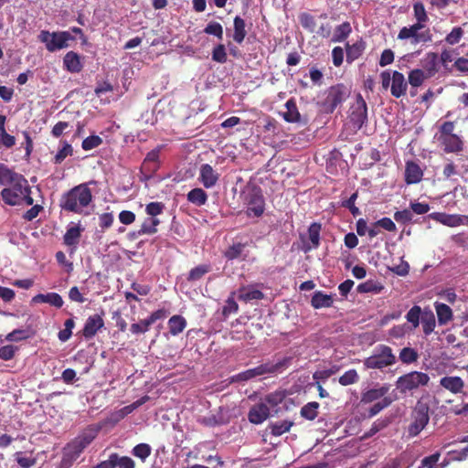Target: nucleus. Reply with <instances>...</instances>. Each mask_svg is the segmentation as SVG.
<instances>
[{
  "mask_svg": "<svg viewBox=\"0 0 468 468\" xmlns=\"http://www.w3.org/2000/svg\"><path fill=\"white\" fill-rule=\"evenodd\" d=\"M94 181L81 183L65 192L59 199V207L62 210L76 214H82L92 202L93 196L89 186Z\"/></svg>",
  "mask_w": 468,
  "mask_h": 468,
  "instance_id": "f257e3e1",
  "label": "nucleus"
},
{
  "mask_svg": "<svg viewBox=\"0 0 468 468\" xmlns=\"http://www.w3.org/2000/svg\"><path fill=\"white\" fill-rule=\"evenodd\" d=\"M96 436V430L87 429L67 443L63 448L60 468H70Z\"/></svg>",
  "mask_w": 468,
  "mask_h": 468,
  "instance_id": "f03ea898",
  "label": "nucleus"
},
{
  "mask_svg": "<svg viewBox=\"0 0 468 468\" xmlns=\"http://www.w3.org/2000/svg\"><path fill=\"white\" fill-rule=\"evenodd\" d=\"M455 122H442L436 134L437 140L445 154H459L464 149V142L460 135L454 133Z\"/></svg>",
  "mask_w": 468,
  "mask_h": 468,
  "instance_id": "7ed1b4c3",
  "label": "nucleus"
},
{
  "mask_svg": "<svg viewBox=\"0 0 468 468\" xmlns=\"http://www.w3.org/2000/svg\"><path fill=\"white\" fill-rule=\"evenodd\" d=\"M350 96V90L343 83L329 87L324 90L318 105L325 113H333Z\"/></svg>",
  "mask_w": 468,
  "mask_h": 468,
  "instance_id": "20e7f679",
  "label": "nucleus"
},
{
  "mask_svg": "<svg viewBox=\"0 0 468 468\" xmlns=\"http://www.w3.org/2000/svg\"><path fill=\"white\" fill-rule=\"evenodd\" d=\"M397 362L392 348L386 345H378L373 354L364 360V367L367 369H383L384 367L393 366Z\"/></svg>",
  "mask_w": 468,
  "mask_h": 468,
  "instance_id": "39448f33",
  "label": "nucleus"
},
{
  "mask_svg": "<svg viewBox=\"0 0 468 468\" xmlns=\"http://www.w3.org/2000/svg\"><path fill=\"white\" fill-rule=\"evenodd\" d=\"M7 186L1 191V197L9 206L20 205L23 202V195L30 191L27 180L20 174Z\"/></svg>",
  "mask_w": 468,
  "mask_h": 468,
  "instance_id": "423d86ee",
  "label": "nucleus"
},
{
  "mask_svg": "<svg viewBox=\"0 0 468 468\" xmlns=\"http://www.w3.org/2000/svg\"><path fill=\"white\" fill-rule=\"evenodd\" d=\"M410 418L411 422L407 428V432L409 437L413 438L419 435L429 423L430 406L428 403L418 400L411 411Z\"/></svg>",
  "mask_w": 468,
  "mask_h": 468,
  "instance_id": "0eeeda50",
  "label": "nucleus"
},
{
  "mask_svg": "<svg viewBox=\"0 0 468 468\" xmlns=\"http://www.w3.org/2000/svg\"><path fill=\"white\" fill-rule=\"evenodd\" d=\"M38 40L45 44L48 51L55 52L69 47V41L75 40L69 31H40Z\"/></svg>",
  "mask_w": 468,
  "mask_h": 468,
  "instance_id": "6e6552de",
  "label": "nucleus"
},
{
  "mask_svg": "<svg viewBox=\"0 0 468 468\" xmlns=\"http://www.w3.org/2000/svg\"><path fill=\"white\" fill-rule=\"evenodd\" d=\"M430 381L428 374L420 371H411L400 376L396 382L397 388L400 393H407L420 387H425Z\"/></svg>",
  "mask_w": 468,
  "mask_h": 468,
  "instance_id": "1a4fd4ad",
  "label": "nucleus"
},
{
  "mask_svg": "<svg viewBox=\"0 0 468 468\" xmlns=\"http://www.w3.org/2000/svg\"><path fill=\"white\" fill-rule=\"evenodd\" d=\"M349 120L355 131L360 130L367 122V107L362 95L358 93L356 101L350 107Z\"/></svg>",
  "mask_w": 468,
  "mask_h": 468,
  "instance_id": "9d476101",
  "label": "nucleus"
},
{
  "mask_svg": "<svg viewBox=\"0 0 468 468\" xmlns=\"http://www.w3.org/2000/svg\"><path fill=\"white\" fill-rule=\"evenodd\" d=\"M398 39L399 40H408L410 39V43L413 45H417L419 43H428L432 41V34L431 33L430 28H426L425 30L418 33L411 26L403 27L399 34Z\"/></svg>",
  "mask_w": 468,
  "mask_h": 468,
  "instance_id": "9b49d317",
  "label": "nucleus"
},
{
  "mask_svg": "<svg viewBox=\"0 0 468 468\" xmlns=\"http://www.w3.org/2000/svg\"><path fill=\"white\" fill-rule=\"evenodd\" d=\"M291 360H292L291 357H284L275 364L267 362V363L258 366L257 367L250 368L249 371H250L252 378H254L256 377L262 376V375H266V374H275L277 372H280L284 367H287L288 365L290 364Z\"/></svg>",
  "mask_w": 468,
  "mask_h": 468,
  "instance_id": "f8f14e48",
  "label": "nucleus"
},
{
  "mask_svg": "<svg viewBox=\"0 0 468 468\" xmlns=\"http://www.w3.org/2000/svg\"><path fill=\"white\" fill-rule=\"evenodd\" d=\"M265 209V201L261 192H253L248 197V208L246 215L248 217H261Z\"/></svg>",
  "mask_w": 468,
  "mask_h": 468,
  "instance_id": "ddd939ff",
  "label": "nucleus"
},
{
  "mask_svg": "<svg viewBox=\"0 0 468 468\" xmlns=\"http://www.w3.org/2000/svg\"><path fill=\"white\" fill-rule=\"evenodd\" d=\"M430 218L447 227H458L468 222V216L446 213H431Z\"/></svg>",
  "mask_w": 468,
  "mask_h": 468,
  "instance_id": "4468645a",
  "label": "nucleus"
},
{
  "mask_svg": "<svg viewBox=\"0 0 468 468\" xmlns=\"http://www.w3.org/2000/svg\"><path fill=\"white\" fill-rule=\"evenodd\" d=\"M270 417V409L267 404L260 402L254 404L248 413V420L252 424H261Z\"/></svg>",
  "mask_w": 468,
  "mask_h": 468,
  "instance_id": "2eb2a0df",
  "label": "nucleus"
},
{
  "mask_svg": "<svg viewBox=\"0 0 468 468\" xmlns=\"http://www.w3.org/2000/svg\"><path fill=\"white\" fill-rule=\"evenodd\" d=\"M423 170L414 161H407L405 165L404 178L407 185L418 184L422 180Z\"/></svg>",
  "mask_w": 468,
  "mask_h": 468,
  "instance_id": "dca6fc26",
  "label": "nucleus"
},
{
  "mask_svg": "<svg viewBox=\"0 0 468 468\" xmlns=\"http://www.w3.org/2000/svg\"><path fill=\"white\" fill-rule=\"evenodd\" d=\"M219 174L208 164H204L200 167L198 180L206 188H211L218 183Z\"/></svg>",
  "mask_w": 468,
  "mask_h": 468,
  "instance_id": "f3484780",
  "label": "nucleus"
},
{
  "mask_svg": "<svg viewBox=\"0 0 468 468\" xmlns=\"http://www.w3.org/2000/svg\"><path fill=\"white\" fill-rule=\"evenodd\" d=\"M408 88V81L404 75L397 70L392 72V82L390 86L391 95L395 98H400L406 94Z\"/></svg>",
  "mask_w": 468,
  "mask_h": 468,
  "instance_id": "a211bd4d",
  "label": "nucleus"
},
{
  "mask_svg": "<svg viewBox=\"0 0 468 468\" xmlns=\"http://www.w3.org/2000/svg\"><path fill=\"white\" fill-rule=\"evenodd\" d=\"M422 66V71H424L428 77L432 78L439 71V55L436 52L430 51L425 54L423 58L420 60Z\"/></svg>",
  "mask_w": 468,
  "mask_h": 468,
  "instance_id": "6ab92c4d",
  "label": "nucleus"
},
{
  "mask_svg": "<svg viewBox=\"0 0 468 468\" xmlns=\"http://www.w3.org/2000/svg\"><path fill=\"white\" fill-rule=\"evenodd\" d=\"M389 391V385H383L379 388H369L361 394L360 403L369 404L378 399H382Z\"/></svg>",
  "mask_w": 468,
  "mask_h": 468,
  "instance_id": "aec40b11",
  "label": "nucleus"
},
{
  "mask_svg": "<svg viewBox=\"0 0 468 468\" xmlns=\"http://www.w3.org/2000/svg\"><path fill=\"white\" fill-rule=\"evenodd\" d=\"M345 48L346 52V62L351 64L353 61L359 58L363 55L367 48V44L363 38H359L354 44H349L347 42Z\"/></svg>",
  "mask_w": 468,
  "mask_h": 468,
  "instance_id": "412c9836",
  "label": "nucleus"
},
{
  "mask_svg": "<svg viewBox=\"0 0 468 468\" xmlns=\"http://www.w3.org/2000/svg\"><path fill=\"white\" fill-rule=\"evenodd\" d=\"M64 68L71 73H79L82 70L83 65L80 57L74 51H69L63 58Z\"/></svg>",
  "mask_w": 468,
  "mask_h": 468,
  "instance_id": "4be33fe9",
  "label": "nucleus"
},
{
  "mask_svg": "<svg viewBox=\"0 0 468 468\" xmlns=\"http://www.w3.org/2000/svg\"><path fill=\"white\" fill-rule=\"evenodd\" d=\"M320 231H321V224L317 222H314L310 225L308 229L309 239L312 245L304 244L303 247V250L304 252H308L313 249H317L320 245Z\"/></svg>",
  "mask_w": 468,
  "mask_h": 468,
  "instance_id": "5701e85b",
  "label": "nucleus"
},
{
  "mask_svg": "<svg viewBox=\"0 0 468 468\" xmlns=\"http://www.w3.org/2000/svg\"><path fill=\"white\" fill-rule=\"evenodd\" d=\"M440 385L453 394L462 392L464 382L460 377H443L440 380Z\"/></svg>",
  "mask_w": 468,
  "mask_h": 468,
  "instance_id": "b1692460",
  "label": "nucleus"
},
{
  "mask_svg": "<svg viewBox=\"0 0 468 468\" xmlns=\"http://www.w3.org/2000/svg\"><path fill=\"white\" fill-rule=\"evenodd\" d=\"M32 302L35 303H46L57 308L63 305L62 297L57 292L38 293L32 298Z\"/></svg>",
  "mask_w": 468,
  "mask_h": 468,
  "instance_id": "393cba45",
  "label": "nucleus"
},
{
  "mask_svg": "<svg viewBox=\"0 0 468 468\" xmlns=\"http://www.w3.org/2000/svg\"><path fill=\"white\" fill-rule=\"evenodd\" d=\"M286 112L282 113L283 119L287 122H298L301 120V114L298 111L296 101L293 98L289 99L286 103Z\"/></svg>",
  "mask_w": 468,
  "mask_h": 468,
  "instance_id": "a878e982",
  "label": "nucleus"
},
{
  "mask_svg": "<svg viewBox=\"0 0 468 468\" xmlns=\"http://www.w3.org/2000/svg\"><path fill=\"white\" fill-rule=\"evenodd\" d=\"M233 40L238 44H241L247 36L245 20L239 16H235L233 19Z\"/></svg>",
  "mask_w": 468,
  "mask_h": 468,
  "instance_id": "bb28decb",
  "label": "nucleus"
},
{
  "mask_svg": "<svg viewBox=\"0 0 468 468\" xmlns=\"http://www.w3.org/2000/svg\"><path fill=\"white\" fill-rule=\"evenodd\" d=\"M351 33H352L351 24L348 21L343 22L342 24H340L335 27L331 41L335 42V43L343 42L349 37V35Z\"/></svg>",
  "mask_w": 468,
  "mask_h": 468,
  "instance_id": "cd10ccee",
  "label": "nucleus"
},
{
  "mask_svg": "<svg viewBox=\"0 0 468 468\" xmlns=\"http://www.w3.org/2000/svg\"><path fill=\"white\" fill-rule=\"evenodd\" d=\"M212 267L209 263L199 264L194 268H192L187 276L186 281L189 282H195L197 281L201 280L206 274L210 272Z\"/></svg>",
  "mask_w": 468,
  "mask_h": 468,
  "instance_id": "c85d7f7f",
  "label": "nucleus"
},
{
  "mask_svg": "<svg viewBox=\"0 0 468 468\" xmlns=\"http://www.w3.org/2000/svg\"><path fill=\"white\" fill-rule=\"evenodd\" d=\"M430 79L428 75L420 69H414L409 72L408 83L410 85L411 90L420 87L426 80Z\"/></svg>",
  "mask_w": 468,
  "mask_h": 468,
  "instance_id": "c756f323",
  "label": "nucleus"
},
{
  "mask_svg": "<svg viewBox=\"0 0 468 468\" xmlns=\"http://www.w3.org/2000/svg\"><path fill=\"white\" fill-rule=\"evenodd\" d=\"M333 303L334 301L332 296L330 294L324 293L321 291H316L311 300V304L315 309L330 307Z\"/></svg>",
  "mask_w": 468,
  "mask_h": 468,
  "instance_id": "7c9ffc66",
  "label": "nucleus"
},
{
  "mask_svg": "<svg viewBox=\"0 0 468 468\" xmlns=\"http://www.w3.org/2000/svg\"><path fill=\"white\" fill-rule=\"evenodd\" d=\"M293 421L283 420L277 422H271L268 425V429L271 431V434L272 436H281L286 432H288L291 428L293 426Z\"/></svg>",
  "mask_w": 468,
  "mask_h": 468,
  "instance_id": "2f4dec72",
  "label": "nucleus"
},
{
  "mask_svg": "<svg viewBox=\"0 0 468 468\" xmlns=\"http://www.w3.org/2000/svg\"><path fill=\"white\" fill-rule=\"evenodd\" d=\"M186 197L188 202L197 207L204 206L207 201V194L199 187L190 190Z\"/></svg>",
  "mask_w": 468,
  "mask_h": 468,
  "instance_id": "473e14b6",
  "label": "nucleus"
},
{
  "mask_svg": "<svg viewBox=\"0 0 468 468\" xmlns=\"http://www.w3.org/2000/svg\"><path fill=\"white\" fill-rule=\"evenodd\" d=\"M161 223L157 218H146L142 223L138 234L139 235H153L157 232V227Z\"/></svg>",
  "mask_w": 468,
  "mask_h": 468,
  "instance_id": "72a5a7b5",
  "label": "nucleus"
},
{
  "mask_svg": "<svg viewBox=\"0 0 468 468\" xmlns=\"http://www.w3.org/2000/svg\"><path fill=\"white\" fill-rule=\"evenodd\" d=\"M82 230L83 229L80 226L69 228L63 237L64 244L75 247L80 241Z\"/></svg>",
  "mask_w": 468,
  "mask_h": 468,
  "instance_id": "f704fd0d",
  "label": "nucleus"
},
{
  "mask_svg": "<svg viewBox=\"0 0 468 468\" xmlns=\"http://www.w3.org/2000/svg\"><path fill=\"white\" fill-rule=\"evenodd\" d=\"M264 297L261 291L254 288L253 286L243 287L239 290V298L244 302L252 300H261Z\"/></svg>",
  "mask_w": 468,
  "mask_h": 468,
  "instance_id": "c9c22d12",
  "label": "nucleus"
},
{
  "mask_svg": "<svg viewBox=\"0 0 468 468\" xmlns=\"http://www.w3.org/2000/svg\"><path fill=\"white\" fill-rule=\"evenodd\" d=\"M464 30L462 27H453L452 30L445 36L444 41L450 46L457 45L464 37Z\"/></svg>",
  "mask_w": 468,
  "mask_h": 468,
  "instance_id": "e433bc0d",
  "label": "nucleus"
},
{
  "mask_svg": "<svg viewBox=\"0 0 468 468\" xmlns=\"http://www.w3.org/2000/svg\"><path fill=\"white\" fill-rule=\"evenodd\" d=\"M320 405L316 401L308 402L300 410L303 418L308 420H314L318 416V409Z\"/></svg>",
  "mask_w": 468,
  "mask_h": 468,
  "instance_id": "4c0bfd02",
  "label": "nucleus"
},
{
  "mask_svg": "<svg viewBox=\"0 0 468 468\" xmlns=\"http://www.w3.org/2000/svg\"><path fill=\"white\" fill-rule=\"evenodd\" d=\"M384 289L383 285L373 280H367L365 282L360 283L356 291L360 293L373 292L379 293Z\"/></svg>",
  "mask_w": 468,
  "mask_h": 468,
  "instance_id": "58836bf2",
  "label": "nucleus"
},
{
  "mask_svg": "<svg viewBox=\"0 0 468 468\" xmlns=\"http://www.w3.org/2000/svg\"><path fill=\"white\" fill-rule=\"evenodd\" d=\"M419 353L411 347H403L399 351V358L403 364H412L418 361Z\"/></svg>",
  "mask_w": 468,
  "mask_h": 468,
  "instance_id": "ea45409f",
  "label": "nucleus"
},
{
  "mask_svg": "<svg viewBox=\"0 0 468 468\" xmlns=\"http://www.w3.org/2000/svg\"><path fill=\"white\" fill-rule=\"evenodd\" d=\"M299 22L301 26L307 30L309 33H314L316 27L315 17L306 12L299 15Z\"/></svg>",
  "mask_w": 468,
  "mask_h": 468,
  "instance_id": "a19ab883",
  "label": "nucleus"
},
{
  "mask_svg": "<svg viewBox=\"0 0 468 468\" xmlns=\"http://www.w3.org/2000/svg\"><path fill=\"white\" fill-rule=\"evenodd\" d=\"M33 331L29 328L26 329H16L9 333L5 339L10 342H18L22 340L28 339L33 335Z\"/></svg>",
  "mask_w": 468,
  "mask_h": 468,
  "instance_id": "79ce46f5",
  "label": "nucleus"
},
{
  "mask_svg": "<svg viewBox=\"0 0 468 468\" xmlns=\"http://www.w3.org/2000/svg\"><path fill=\"white\" fill-rule=\"evenodd\" d=\"M19 174L0 163V186L9 185Z\"/></svg>",
  "mask_w": 468,
  "mask_h": 468,
  "instance_id": "37998d69",
  "label": "nucleus"
},
{
  "mask_svg": "<svg viewBox=\"0 0 468 468\" xmlns=\"http://www.w3.org/2000/svg\"><path fill=\"white\" fill-rule=\"evenodd\" d=\"M435 310L438 316V322H448L452 317V309L445 303L436 302Z\"/></svg>",
  "mask_w": 468,
  "mask_h": 468,
  "instance_id": "c03bdc74",
  "label": "nucleus"
},
{
  "mask_svg": "<svg viewBox=\"0 0 468 468\" xmlns=\"http://www.w3.org/2000/svg\"><path fill=\"white\" fill-rule=\"evenodd\" d=\"M246 245L240 242H237L229 246L224 251V257L229 261H233L240 257Z\"/></svg>",
  "mask_w": 468,
  "mask_h": 468,
  "instance_id": "a18cd8bd",
  "label": "nucleus"
},
{
  "mask_svg": "<svg viewBox=\"0 0 468 468\" xmlns=\"http://www.w3.org/2000/svg\"><path fill=\"white\" fill-rule=\"evenodd\" d=\"M393 399L390 397H384L381 400L376 402L372 407L368 410V418H372L378 414L382 410L388 408L391 405Z\"/></svg>",
  "mask_w": 468,
  "mask_h": 468,
  "instance_id": "49530a36",
  "label": "nucleus"
},
{
  "mask_svg": "<svg viewBox=\"0 0 468 468\" xmlns=\"http://www.w3.org/2000/svg\"><path fill=\"white\" fill-rule=\"evenodd\" d=\"M286 399V392L284 390H276L265 397V401L271 407H276L282 404Z\"/></svg>",
  "mask_w": 468,
  "mask_h": 468,
  "instance_id": "de8ad7c7",
  "label": "nucleus"
},
{
  "mask_svg": "<svg viewBox=\"0 0 468 468\" xmlns=\"http://www.w3.org/2000/svg\"><path fill=\"white\" fill-rule=\"evenodd\" d=\"M413 16L418 22H428L429 16L422 2L418 1L413 4Z\"/></svg>",
  "mask_w": 468,
  "mask_h": 468,
  "instance_id": "09e8293b",
  "label": "nucleus"
},
{
  "mask_svg": "<svg viewBox=\"0 0 468 468\" xmlns=\"http://www.w3.org/2000/svg\"><path fill=\"white\" fill-rule=\"evenodd\" d=\"M152 449L147 443H139L133 448V454L144 462L151 454Z\"/></svg>",
  "mask_w": 468,
  "mask_h": 468,
  "instance_id": "8fccbe9b",
  "label": "nucleus"
},
{
  "mask_svg": "<svg viewBox=\"0 0 468 468\" xmlns=\"http://www.w3.org/2000/svg\"><path fill=\"white\" fill-rule=\"evenodd\" d=\"M165 207V206L163 202H150L145 207V212L150 218H157V216L164 212Z\"/></svg>",
  "mask_w": 468,
  "mask_h": 468,
  "instance_id": "3c124183",
  "label": "nucleus"
},
{
  "mask_svg": "<svg viewBox=\"0 0 468 468\" xmlns=\"http://www.w3.org/2000/svg\"><path fill=\"white\" fill-rule=\"evenodd\" d=\"M359 380V376L356 369H349L346 371L340 378L339 383L342 386H349L356 383Z\"/></svg>",
  "mask_w": 468,
  "mask_h": 468,
  "instance_id": "603ef678",
  "label": "nucleus"
},
{
  "mask_svg": "<svg viewBox=\"0 0 468 468\" xmlns=\"http://www.w3.org/2000/svg\"><path fill=\"white\" fill-rule=\"evenodd\" d=\"M204 32L207 35L215 36L219 40L223 38V27L218 22H209L204 28Z\"/></svg>",
  "mask_w": 468,
  "mask_h": 468,
  "instance_id": "864d4df0",
  "label": "nucleus"
},
{
  "mask_svg": "<svg viewBox=\"0 0 468 468\" xmlns=\"http://www.w3.org/2000/svg\"><path fill=\"white\" fill-rule=\"evenodd\" d=\"M161 149H162V146H157L156 148L150 151L144 158V164L145 165H147L148 164H151V163L154 164L153 171H155L159 167L158 163H159V156H160Z\"/></svg>",
  "mask_w": 468,
  "mask_h": 468,
  "instance_id": "5fc2aeb1",
  "label": "nucleus"
},
{
  "mask_svg": "<svg viewBox=\"0 0 468 468\" xmlns=\"http://www.w3.org/2000/svg\"><path fill=\"white\" fill-rule=\"evenodd\" d=\"M455 49L453 48H443L439 55V62L442 65L445 69H448V65L453 60V56L455 54Z\"/></svg>",
  "mask_w": 468,
  "mask_h": 468,
  "instance_id": "6e6d98bb",
  "label": "nucleus"
},
{
  "mask_svg": "<svg viewBox=\"0 0 468 468\" xmlns=\"http://www.w3.org/2000/svg\"><path fill=\"white\" fill-rule=\"evenodd\" d=\"M102 144V139L98 135H90L82 141L81 147L85 151H90L100 146Z\"/></svg>",
  "mask_w": 468,
  "mask_h": 468,
  "instance_id": "4d7b16f0",
  "label": "nucleus"
},
{
  "mask_svg": "<svg viewBox=\"0 0 468 468\" xmlns=\"http://www.w3.org/2000/svg\"><path fill=\"white\" fill-rule=\"evenodd\" d=\"M212 59L218 63H225L227 61L228 56L223 44H218L213 48Z\"/></svg>",
  "mask_w": 468,
  "mask_h": 468,
  "instance_id": "13d9d810",
  "label": "nucleus"
},
{
  "mask_svg": "<svg viewBox=\"0 0 468 468\" xmlns=\"http://www.w3.org/2000/svg\"><path fill=\"white\" fill-rule=\"evenodd\" d=\"M116 456V468H135L134 461L128 456H120L118 453H113Z\"/></svg>",
  "mask_w": 468,
  "mask_h": 468,
  "instance_id": "bf43d9fd",
  "label": "nucleus"
},
{
  "mask_svg": "<svg viewBox=\"0 0 468 468\" xmlns=\"http://www.w3.org/2000/svg\"><path fill=\"white\" fill-rule=\"evenodd\" d=\"M17 347L12 345H7L0 347V359L7 361L12 359L16 352L17 351Z\"/></svg>",
  "mask_w": 468,
  "mask_h": 468,
  "instance_id": "052dcab7",
  "label": "nucleus"
},
{
  "mask_svg": "<svg viewBox=\"0 0 468 468\" xmlns=\"http://www.w3.org/2000/svg\"><path fill=\"white\" fill-rule=\"evenodd\" d=\"M72 147L69 144L66 143L64 146L57 153L54 157L55 164H61L62 161L69 155L72 154Z\"/></svg>",
  "mask_w": 468,
  "mask_h": 468,
  "instance_id": "680f3d73",
  "label": "nucleus"
},
{
  "mask_svg": "<svg viewBox=\"0 0 468 468\" xmlns=\"http://www.w3.org/2000/svg\"><path fill=\"white\" fill-rule=\"evenodd\" d=\"M375 227H379L389 232L397 230L396 224L389 218H382L374 223Z\"/></svg>",
  "mask_w": 468,
  "mask_h": 468,
  "instance_id": "e2e57ef3",
  "label": "nucleus"
},
{
  "mask_svg": "<svg viewBox=\"0 0 468 468\" xmlns=\"http://www.w3.org/2000/svg\"><path fill=\"white\" fill-rule=\"evenodd\" d=\"M394 219L402 224L410 223L412 220V213L409 209H403L400 211H396L394 213Z\"/></svg>",
  "mask_w": 468,
  "mask_h": 468,
  "instance_id": "0e129e2a",
  "label": "nucleus"
},
{
  "mask_svg": "<svg viewBox=\"0 0 468 468\" xmlns=\"http://www.w3.org/2000/svg\"><path fill=\"white\" fill-rule=\"evenodd\" d=\"M104 324H86L83 328L82 334L86 339H90L95 335Z\"/></svg>",
  "mask_w": 468,
  "mask_h": 468,
  "instance_id": "69168bd1",
  "label": "nucleus"
},
{
  "mask_svg": "<svg viewBox=\"0 0 468 468\" xmlns=\"http://www.w3.org/2000/svg\"><path fill=\"white\" fill-rule=\"evenodd\" d=\"M389 423L388 419H378L371 426L369 431L366 434L367 436H372L379 431L386 428Z\"/></svg>",
  "mask_w": 468,
  "mask_h": 468,
  "instance_id": "338daca9",
  "label": "nucleus"
},
{
  "mask_svg": "<svg viewBox=\"0 0 468 468\" xmlns=\"http://www.w3.org/2000/svg\"><path fill=\"white\" fill-rule=\"evenodd\" d=\"M16 144V138L6 133V130L0 132V145L5 148H11Z\"/></svg>",
  "mask_w": 468,
  "mask_h": 468,
  "instance_id": "774afa93",
  "label": "nucleus"
}]
</instances>
